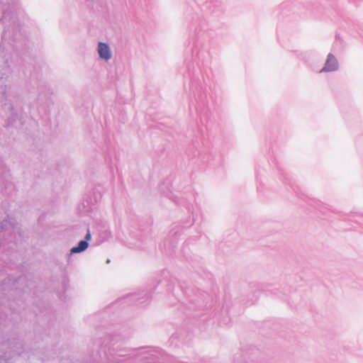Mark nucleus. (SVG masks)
<instances>
[{
  "label": "nucleus",
  "instance_id": "f257e3e1",
  "mask_svg": "<svg viewBox=\"0 0 363 363\" xmlns=\"http://www.w3.org/2000/svg\"><path fill=\"white\" fill-rule=\"evenodd\" d=\"M337 67V62L333 55L329 54L324 67L320 72H332L335 71Z\"/></svg>",
  "mask_w": 363,
  "mask_h": 363
},
{
  "label": "nucleus",
  "instance_id": "f03ea898",
  "mask_svg": "<svg viewBox=\"0 0 363 363\" xmlns=\"http://www.w3.org/2000/svg\"><path fill=\"white\" fill-rule=\"evenodd\" d=\"M98 51H99V56L101 58L105 59L106 60H108L111 58V53H110L109 48L106 44L100 43L99 44Z\"/></svg>",
  "mask_w": 363,
  "mask_h": 363
},
{
  "label": "nucleus",
  "instance_id": "7ed1b4c3",
  "mask_svg": "<svg viewBox=\"0 0 363 363\" xmlns=\"http://www.w3.org/2000/svg\"><path fill=\"white\" fill-rule=\"evenodd\" d=\"M88 247V242L86 240H82L79 242L78 246L73 247L71 250V252L76 253L80 252L85 250Z\"/></svg>",
  "mask_w": 363,
  "mask_h": 363
},
{
  "label": "nucleus",
  "instance_id": "20e7f679",
  "mask_svg": "<svg viewBox=\"0 0 363 363\" xmlns=\"http://www.w3.org/2000/svg\"><path fill=\"white\" fill-rule=\"evenodd\" d=\"M90 238H91V235H90V233H88L86 234V240H89Z\"/></svg>",
  "mask_w": 363,
  "mask_h": 363
}]
</instances>
